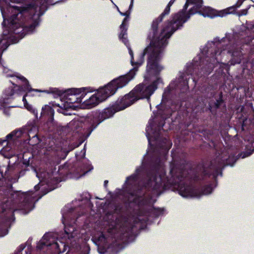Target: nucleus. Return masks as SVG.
<instances>
[{
	"label": "nucleus",
	"mask_w": 254,
	"mask_h": 254,
	"mask_svg": "<svg viewBox=\"0 0 254 254\" xmlns=\"http://www.w3.org/2000/svg\"><path fill=\"white\" fill-rule=\"evenodd\" d=\"M54 111L52 108L48 105H45L42 108V115L47 114L50 116V118L47 122L48 125H50L49 127L53 125L54 122Z\"/></svg>",
	"instance_id": "nucleus-21"
},
{
	"label": "nucleus",
	"mask_w": 254,
	"mask_h": 254,
	"mask_svg": "<svg viewBox=\"0 0 254 254\" xmlns=\"http://www.w3.org/2000/svg\"><path fill=\"white\" fill-rule=\"evenodd\" d=\"M79 144H77V145H74L72 147H70V148H69V150H73L74 148H75V147L78 146Z\"/></svg>",
	"instance_id": "nucleus-33"
},
{
	"label": "nucleus",
	"mask_w": 254,
	"mask_h": 254,
	"mask_svg": "<svg viewBox=\"0 0 254 254\" xmlns=\"http://www.w3.org/2000/svg\"><path fill=\"white\" fill-rule=\"evenodd\" d=\"M202 6V0H186L183 8L165 24L159 35L154 37H151V34L149 35L151 39L149 46L155 48V51L163 56L164 48L168 44L167 40L177 30L182 28L191 16L199 14Z\"/></svg>",
	"instance_id": "nucleus-8"
},
{
	"label": "nucleus",
	"mask_w": 254,
	"mask_h": 254,
	"mask_svg": "<svg viewBox=\"0 0 254 254\" xmlns=\"http://www.w3.org/2000/svg\"><path fill=\"white\" fill-rule=\"evenodd\" d=\"M120 15L122 16H125L126 17H129L130 15V11H126V12H120Z\"/></svg>",
	"instance_id": "nucleus-28"
},
{
	"label": "nucleus",
	"mask_w": 254,
	"mask_h": 254,
	"mask_svg": "<svg viewBox=\"0 0 254 254\" xmlns=\"http://www.w3.org/2000/svg\"><path fill=\"white\" fill-rule=\"evenodd\" d=\"M82 122V121L77 119L73 120L69 123V126L72 128V129L74 130H77V131L78 132V128L83 127V124Z\"/></svg>",
	"instance_id": "nucleus-23"
},
{
	"label": "nucleus",
	"mask_w": 254,
	"mask_h": 254,
	"mask_svg": "<svg viewBox=\"0 0 254 254\" xmlns=\"http://www.w3.org/2000/svg\"><path fill=\"white\" fill-rule=\"evenodd\" d=\"M22 6L7 4V1L0 0V9L3 18V34L10 35L12 42L17 43L26 34L35 32L41 21L40 17L47 9L49 0H33Z\"/></svg>",
	"instance_id": "nucleus-4"
},
{
	"label": "nucleus",
	"mask_w": 254,
	"mask_h": 254,
	"mask_svg": "<svg viewBox=\"0 0 254 254\" xmlns=\"http://www.w3.org/2000/svg\"><path fill=\"white\" fill-rule=\"evenodd\" d=\"M128 17H126L123 22L122 24L120 26V29H121V33L119 35V38L123 43H124V44L127 46V49L128 50V53L129 55L130 56V62L132 65H133V52L131 50L130 47H129V45L128 44V40L127 38V19Z\"/></svg>",
	"instance_id": "nucleus-16"
},
{
	"label": "nucleus",
	"mask_w": 254,
	"mask_h": 254,
	"mask_svg": "<svg viewBox=\"0 0 254 254\" xmlns=\"http://www.w3.org/2000/svg\"><path fill=\"white\" fill-rule=\"evenodd\" d=\"M37 127L34 124H29L24 128L16 129L7 134L5 138H0V144L6 142L7 144L1 151L0 154L5 158H10L18 155L19 151V139L24 132H27L29 140L32 139L34 143H37L39 139L37 137Z\"/></svg>",
	"instance_id": "nucleus-12"
},
{
	"label": "nucleus",
	"mask_w": 254,
	"mask_h": 254,
	"mask_svg": "<svg viewBox=\"0 0 254 254\" xmlns=\"http://www.w3.org/2000/svg\"><path fill=\"white\" fill-rule=\"evenodd\" d=\"M248 142L246 145L247 151L243 152L240 155V157L245 158L250 156L254 152V134L248 139Z\"/></svg>",
	"instance_id": "nucleus-20"
},
{
	"label": "nucleus",
	"mask_w": 254,
	"mask_h": 254,
	"mask_svg": "<svg viewBox=\"0 0 254 254\" xmlns=\"http://www.w3.org/2000/svg\"><path fill=\"white\" fill-rule=\"evenodd\" d=\"M196 65V64L195 63L188 64L185 72L180 73L181 74L179 77L172 81L169 85L165 88L162 96L163 98H165L167 96L168 94L171 90L176 89L177 88L187 89L188 86V79H189L187 76L190 75L193 76L194 71V67Z\"/></svg>",
	"instance_id": "nucleus-14"
},
{
	"label": "nucleus",
	"mask_w": 254,
	"mask_h": 254,
	"mask_svg": "<svg viewBox=\"0 0 254 254\" xmlns=\"http://www.w3.org/2000/svg\"><path fill=\"white\" fill-rule=\"evenodd\" d=\"M192 79H193V81L194 82H195V77H193V78H192Z\"/></svg>",
	"instance_id": "nucleus-36"
},
{
	"label": "nucleus",
	"mask_w": 254,
	"mask_h": 254,
	"mask_svg": "<svg viewBox=\"0 0 254 254\" xmlns=\"http://www.w3.org/2000/svg\"><path fill=\"white\" fill-rule=\"evenodd\" d=\"M251 5H249L248 7L244 9L241 10L238 12V15L239 16H243V15H246L248 13V11L249 9V8L251 7Z\"/></svg>",
	"instance_id": "nucleus-26"
},
{
	"label": "nucleus",
	"mask_w": 254,
	"mask_h": 254,
	"mask_svg": "<svg viewBox=\"0 0 254 254\" xmlns=\"http://www.w3.org/2000/svg\"><path fill=\"white\" fill-rule=\"evenodd\" d=\"M119 111H120L117 110V106L115 103L112 106L104 109L98 114V120L96 121L97 123L95 125L94 122L92 123L91 127L92 128L87 136H88L90 134L91 131L94 129L99 124L105 120L112 117L115 113Z\"/></svg>",
	"instance_id": "nucleus-15"
},
{
	"label": "nucleus",
	"mask_w": 254,
	"mask_h": 254,
	"mask_svg": "<svg viewBox=\"0 0 254 254\" xmlns=\"http://www.w3.org/2000/svg\"><path fill=\"white\" fill-rule=\"evenodd\" d=\"M111 0L112 2L114 4V5H115V6L116 7V8H117V9L119 13H120V12H121V11L120 10V9H119V7H118V6H117V5H116V4L114 3V2L113 1V0Z\"/></svg>",
	"instance_id": "nucleus-32"
},
{
	"label": "nucleus",
	"mask_w": 254,
	"mask_h": 254,
	"mask_svg": "<svg viewBox=\"0 0 254 254\" xmlns=\"http://www.w3.org/2000/svg\"><path fill=\"white\" fill-rule=\"evenodd\" d=\"M172 114L170 109L159 110L158 115L150 119L146 127V136L149 145L156 158L149 170L144 168V165L136 169L135 173L126 179L122 192L126 200L138 206L152 205L155 197L162 192L164 189L173 188L178 193L186 198H199L201 193L190 182V177L186 170L187 166L183 161L176 160L174 156L170 164L169 174L165 178L162 160L172 146V143L163 136L162 130L165 120Z\"/></svg>",
	"instance_id": "nucleus-1"
},
{
	"label": "nucleus",
	"mask_w": 254,
	"mask_h": 254,
	"mask_svg": "<svg viewBox=\"0 0 254 254\" xmlns=\"http://www.w3.org/2000/svg\"><path fill=\"white\" fill-rule=\"evenodd\" d=\"M228 13L227 12L224 11H217L210 7H202L201 12L199 14L204 17H210L213 18L217 16L223 17Z\"/></svg>",
	"instance_id": "nucleus-18"
},
{
	"label": "nucleus",
	"mask_w": 254,
	"mask_h": 254,
	"mask_svg": "<svg viewBox=\"0 0 254 254\" xmlns=\"http://www.w3.org/2000/svg\"><path fill=\"white\" fill-rule=\"evenodd\" d=\"M133 2L134 0H130V3L129 6L128 10L127 11H130V12H131V10L133 5Z\"/></svg>",
	"instance_id": "nucleus-29"
},
{
	"label": "nucleus",
	"mask_w": 254,
	"mask_h": 254,
	"mask_svg": "<svg viewBox=\"0 0 254 254\" xmlns=\"http://www.w3.org/2000/svg\"><path fill=\"white\" fill-rule=\"evenodd\" d=\"M136 68L130 69L125 75L114 79L104 87L97 90L96 93L90 96L85 100H82L81 106L83 108L91 109L114 95L118 89L126 86L135 75Z\"/></svg>",
	"instance_id": "nucleus-10"
},
{
	"label": "nucleus",
	"mask_w": 254,
	"mask_h": 254,
	"mask_svg": "<svg viewBox=\"0 0 254 254\" xmlns=\"http://www.w3.org/2000/svg\"><path fill=\"white\" fill-rule=\"evenodd\" d=\"M108 183V181L107 180H106L104 181V185L106 186Z\"/></svg>",
	"instance_id": "nucleus-35"
},
{
	"label": "nucleus",
	"mask_w": 254,
	"mask_h": 254,
	"mask_svg": "<svg viewBox=\"0 0 254 254\" xmlns=\"http://www.w3.org/2000/svg\"><path fill=\"white\" fill-rule=\"evenodd\" d=\"M3 72L7 77L12 78V80H10L14 85L13 88H9L5 91V95L12 97L14 96L22 95L26 92L23 97L34 96L37 93L45 92V90L33 89L31 87L28 80L18 73H15L9 70L3 65Z\"/></svg>",
	"instance_id": "nucleus-13"
},
{
	"label": "nucleus",
	"mask_w": 254,
	"mask_h": 254,
	"mask_svg": "<svg viewBox=\"0 0 254 254\" xmlns=\"http://www.w3.org/2000/svg\"><path fill=\"white\" fill-rule=\"evenodd\" d=\"M89 203L87 197L80 196L73 200L71 204L66 205L62 210L64 233L60 236L53 232L45 234L38 243L37 249L41 250L50 247L58 253H63L68 249L67 253L77 252L78 254H90L89 246L83 243V238L74 225L77 217L80 215L79 211L83 205Z\"/></svg>",
	"instance_id": "nucleus-3"
},
{
	"label": "nucleus",
	"mask_w": 254,
	"mask_h": 254,
	"mask_svg": "<svg viewBox=\"0 0 254 254\" xmlns=\"http://www.w3.org/2000/svg\"><path fill=\"white\" fill-rule=\"evenodd\" d=\"M17 172H13V167L8 165L0 166V200L2 195L10 194L8 198H3L1 203L2 212L0 217L4 219V225L0 230V237H3L8 233L7 227L14 219L13 212L19 211L23 214H27L34 207V203L42 196L54 190L59 182L63 181L59 177L58 171L54 168L48 172H36V176L40 183L34 187L36 191L40 187L42 190L46 189L42 195L36 198L37 194L32 191L23 192L21 190L13 191L11 190V183L17 182L19 177Z\"/></svg>",
	"instance_id": "nucleus-2"
},
{
	"label": "nucleus",
	"mask_w": 254,
	"mask_h": 254,
	"mask_svg": "<svg viewBox=\"0 0 254 254\" xmlns=\"http://www.w3.org/2000/svg\"><path fill=\"white\" fill-rule=\"evenodd\" d=\"M92 169V168L88 169L85 168V167H80L79 169H77V170L74 173L72 177L73 179H78L82 176L85 175L87 173H88Z\"/></svg>",
	"instance_id": "nucleus-22"
},
{
	"label": "nucleus",
	"mask_w": 254,
	"mask_h": 254,
	"mask_svg": "<svg viewBox=\"0 0 254 254\" xmlns=\"http://www.w3.org/2000/svg\"><path fill=\"white\" fill-rule=\"evenodd\" d=\"M155 50V48L148 46L139 55L138 59L133 62V67L131 69L135 67L136 73L138 67L144 62V56L147 55L146 72L144 75L146 82L138 84L129 93L119 98L115 102L117 110H123L139 99H146L149 102L151 96L158 88L163 85V79L160 75L164 69V66L160 64L163 56Z\"/></svg>",
	"instance_id": "nucleus-6"
},
{
	"label": "nucleus",
	"mask_w": 254,
	"mask_h": 254,
	"mask_svg": "<svg viewBox=\"0 0 254 254\" xmlns=\"http://www.w3.org/2000/svg\"><path fill=\"white\" fill-rule=\"evenodd\" d=\"M237 159V157L230 155L229 152H223L219 154L209 165L205 164L202 167H198L201 169V173H196L193 177V180L198 181L209 178L212 180L210 184L205 186L201 191L199 190L201 196L209 194L212 192L216 187V177L222 175V168L225 166H233Z\"/></svg>",
	"instance_id": "nucleus-9"
},
{
	"label": "nucleus",
	"mask_w": 254,
	"mask_h": 254,
	"mask_svg": "<svg viewBox=\"0 0 254 254\" xmlns=\"http://www.w3.org/2000/svg\"><path fill=\"white\" fill-rule=\"evenodd\" d=\"M12 39L13 38L10 36L9 34L4 35L3 33L1 37L0 38V57L1 56L2 54L11 44H15L13 42Z\"/></svg>",
	"instance_id": "nucleus-19"
},
{
	"label": "nucleus",
	"mask_w": 254,
	"mask_h": 254,
	"mask_svg": "<svg viewBox=\"0 0 254 254\" xmlns=\"http://www.w3.org/2000/svg\"><path fill=\"white\" fill-rule=\"evenodd\" d=\"M222 102V99H219L218 100H217L216 102L215 103V106L216 108H218L220 105L221 104Z\"/></svg>",
	"instance_id": "nucleus-30"
},
{
	"label": "nucleus",
	"mask_w": 254,
	"mask_h": 254,
	"mask_svg": "<svg viewBox=\"0 0 254 254\" xmlns=\"http://www.w3.org/2000/svg\"><path fill=\"white\" fill-rule=\"evenodd\" d=\"M22 101L23 102L24 105V107H25V108L28 111H29L31 113H32L35 116L36 118H37V117H38L37 110L36 109L34 108L31 105L29 104L28 103L26 99L25 98V97H23Z\"/></svg>",
	"instance_id": "nucleus-24"
},
{
	"label": "nucleus",
	"mask_w": 254,
	"mask_h": 254,
	"mask_svg": "<svg viewBox=\"0 0 254 254\" xmlns=\"http://www.w3.org/2000/svg\"><path fill=\"white\" fill-rule=\"evenodd\" d=\"M247 33L250 36L247 40H242L237 34L228 33L221 39L215 38L212 41H209L201 51V56L197 59L206 66L202 69L203 74L207 75L217 64L225 65L226 69L229 66L241 63L243 54L241 47L243 43L249 44L254 39V21L247 25Z\"/></svg>",
	"instance_id": "nucleus-5"
},
{
	"label": "nucleus",
	"mask_w": 254,
	"mask_h": 254,
	"mask_svg": "<svg viewBox=\"0 0 254 254\" xmlns=\"http://www.w3.org/2000/svg\"><path fill=\"white\" fill-rule=\"evenodd\" d=\"M95 90L91 87L73 88L66 90L64 93L56 89V95L61 98L60 103H55L59 107L57 111L64 115L74 114L72 111L76 107L75 104H81L83 99L88 93H92Z\"/></svg>",
	"instance_id": "nucleus-11"
},
{
	"label": "nucleus",
	"mask_w": 254,
	"mask_h": 254,
	"mask_svg": "<svg viewBox=\"0 0 254 254\" xmlns=\"http://www.w3.org/2000/svg\"><path fill=\"white\" fill-rule=\"evenodd\" d=\"M146 214L139 213L137 217H121L116 219L108 226L107 233H101L92 239L97 246L98 252L100 254H117L124 248L126 238L131 229L139 223L147 224Z\"/></svg>",
	"instance_id": "nucleus-7"
},
{
	"label": "nucleus",
	"mask_w": 254,
	"mask_h": 254,
	"mask_svg": "<svg viewBox=\"0 0 254 254\" xmlns=\"http://www.w3.org/2000/svg\"><path fill=\"white\" fill-rule=\"evenodd\" d=\"M164 209L163 208H156L154 209L153 210V214L155 216V217H158L160 215L163 214Z\"/></svg>",
	"instance_id": "nucleus-25"
},
{
	"label": "nucleus",
	"mask_w": 254,
	"mask_h": 254,
	"mask_svg": "<svg viewBox=\"0 0 254 254\" xmlns=\"http://www.w3.org/2000/svg\"><path fill=\"white\" fill-rule=\"evenodd\" d=\"M26 254H28V252H26Z\"/></svg>",
	"instance_id": "nucleus-37"
},
{
	"label": "nucleus",
	"mask_w": 254,
	"mask_h": 254,
	"mask_svg": "<svg viewBox=\"0 0 254 254\" xmlns=\"http://www.w3.org/2000/svg\"><path fill=\"white\" fill-rule=\"evenodd\" d=\"M244 0H239V1L236 4L237 7H239L242 5Z\"/></svg>",
	"instance_id": "nucleus-31"
},
{
	"label": "nucleus",
	"mask_w": 254,
	"mask_h": 254,
	"mask_svg": "<svg viewBox=\"0 0 254 254\" xmlns=\"http://www.w3.org/2000/svg\"><path fill=\"white\" fill-rule=\"evenodd\" d=\"M175 0H171L168 3V5L165 8L163 12L160 15V16L156 20H154L152 24V30L153 31L152 36L151 37H154L157 35V28L159 23L162 21L164 17L166 15H168L170 11V7L174 2Z\"/></svg>",
	"instance_id": "nucleus-17"
},
{
	"label": "nucleus",
	"mask_w": 254,
	"mask_h": 254,
	"mask_svg": "<svg viewBox=\"0 0 254 254\" xmlns=\"http://www.w3.org/2000/svg\"><path fill=\"white\" fill-rule=\"evenodd\" d=\"M4 114L7 115H8H8H9V113L6 111V109H5V110H4Z\"/></svg>",
	"instance_id": "nucleus-34"
},
{
	"label": "nucleus",
	"mask_w": 254,
	"mask_h": 254,
	"mask_svg": "<svg viewBox=\"0 0 254 254\" xmlns=\"http://www.w3.org/2000/svg\"><path fill=\"white\" fill-rule=\"evenodd\" d=\"M25 246L23 245H21L18 247L15 254H21V252L24 249Z\"/></svg>",
	"instance_id": "nucleus-27"
}]
</instances>
